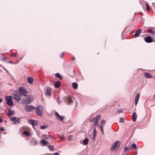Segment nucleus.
<instances>
[{"label": "nucleus", "instance_id": "obj_1", "mask_svg": "<svg viewBox=\"0 0 155 155\" xmlns=\"http://www.w3.org/2000/svg\"><path fill=\"white\" fill-rule=\"evenodd\" d=\"M36 112L37 114L39 116H41L42 115V111L43 110V108L42 106L38 105V106L36 107Z\"/></svg>", "mask_w": 155, "mask_h": 155}, {"label": "nucleus", "instance_id": "obj_2", "mask_svg": "<svg viewBox=\"0 0 155 155\" xmlns=\"http://www.w3.org/2000/svg\"><path fill=\"white\" fill-rule=\"evenodd\" d=\"M6 101H7V104L9 106H12L13 105V103L12 101V97L10 95L9 96H6L5 97Z\"/></svg>", "mask_w": 155, "mask_h": 155}, {"label": "nucleus", "instance_id": "obj_3", "mask_svg": "<svg viewBox=\"0 0 155 155\" xmlns=\"http://www.w3.org/2000/svg\"><path fill=\"white\" fill-rule=\"evenodd\" d=\"M33 97L31 95H28L26 98L24 99L23 103L25 104H29L33 100Z\"/></svg>", "mask_w": 155, "mask_h": 155}, {"label": "nucleus", "instance_id": "obj_4", "mask_svg": "<svg viewBox=\"0 0 155 155\" xmlns=\"http://www.w3.org/2000/svg\"><path fill=\"white\" fill-rule=\"evenodd\" d=\"M19 91L22 95L26 96V94L28 93V92L24 87H21L19 88Z\"/></svg>", "mask_w": 155, "mask_h": 155}, {"label": "nucleus", "instance_id": "obj_5", "mask_svg": "<svg viewBox=\"0 0 155 155\" xmlns=\"http://www.w3.org/2000/svg\"><path fill=\"white\" fill-rule=\"evenodd\" d=\"M35 109V107L31 105H26L25 107V110L26 112H31Z\"/></svg>", "mask_w": 155, "mask_h": 155}, {"label": "nucleus", "instance_id": "obj_6", "mask_svg": "<svg viewBox=\"0 0 155 155\" xmlns=\"http://www.w3.org/2000/svg\"><path fill=\"white\" fill-rule=\"evenodd\" d=\"M10 120L12 121L15 124H16L17 123H19L20 122V119L15 117H10Z\"/></svg>", "mask_w": 155, "mask_h": 155}, {"label": "nucleus", "instance_id": "obj_7", "mask_svg": "<svg viewBox=\"0 0 155 155\" xmlns=\"http://www.w3.org/2000/svg\"><path fill=\"white\" fill-rule=\"evenodd\" d=\"M28 122L32 125V127L34 129H35L34 126L38 124L36 120L32 119H29L28 121Z\"/></svg>", "mask_w": 155, "mask_h": 155}, {"label": "nucleus", "instance_id": "obj_8", "mask_svg": "<svg viewBox=\"0 0 155 155\" xmlns=\"http://www.w3.org/2000/svg\"><path fill=\"white\" fill-rule=\"evenodd\" d=\"M13 97L15 100L17 102L19 101L21 99L20 95L17 94H13Z\"/></svg>", "mask_w": 155, "mask_h": 155}, {"label": "nucleus", "instance_id": "obj_9", "mask_svg": "<svg viewBox=\"0 0 155 155\" xmlns=\"http://www.w3.org/2000/svg\"><path fill=\"white\" fill-rule=\"evenodd\" d=\"M120 145V142L119 141H117L114 143L112 145L111 149H114L118 147Z\"/></svg>", "mask_w": 155, "mask_h": 155}, {"label": "nucleus", "instance_id": "obj_10", "mask_svg": "<svg viewBox=\"0 0 155 155\" xmlns=\"http://www.w3.org/2000/svg\"><path fill=\"white\" fill-rule=\"evenodd\" d=\"M144 40L145 41L148 43L151 42L153 41V39L150 36H147L144 38Z\"/></svg>", "mask_w": 155, "mask_h": 155}, {"label": "nucleus", "instance_id": "obj_11", "mask_svg": "<svg viewBox=\"0 0 155 155\" xmlns=\"http://www.w3.org/2000/svg\"><path fill=\"white\" fill-rule=\"evenodd\" d=\"M15 113V111L14 110H9L8 111L7 114L8 117H9L12 115H14Z\"/></svg>", "mask_w": 155, "mask_h": 155}, {"label": "nucleus", "instance_id": "obj_12", "mask_svg": "<svg viewBox=\"0 0 155 155\" xmlns=\"http://www.w3.org/2000/svg\"><path fill=\"white\" fill-rule=\"evenodd\" d=\"M140 94L139 93H138L136 95V97H135V104L136 106H137V105L138 103V102L139 101V97H140Z\"/></svg>", "mask_w": 155, "mask_h": 155}, {"label": "nucleus", "instance_id": "obj_13", "mask_svg": "<svg viewBox=\"0 0 155 155\" xmlns=\"http://www.w3.org/2000/svg\"><path fill=\"white\" fill-rule=\"evenodd\" d=\"M142 31V30L139 29L137 31L134 35V37H136L138 36L140 34Z\"/></svg>", "mask_w": 155, "mask_h": 155}, {"label": "nucleus", "instance_id": "obj_14", "mask_svg": "<svg viewBox=\"0 0 155 155\" xmlns=\"http://www.w3.org/2000/svg\"><path fill=\"white\" fill-rule=\"evenodd\" d=\"M144 75L145 77L147 78H153V77L150 74L146 72L144 73Z\"/></svg>", "mask_w": 155, "mask_h": 155}, {"label": "nucleus", "instance_id": "obj_15", "mask_svg": "<svg viewBox=\"0 0 155 155\" xmlns=\"http://www.w3.org/2000/svg\"><path fill=\"white\" fill-rule=\"evenodd\" d=\"M132 117L133 121L134 122L137 119V116L135 112L133 113L132 115Z\"/></svg>", "mask_w": 155, "mask_h": 155}, {"label": "nucleus", "instance_id": "obj_16", "mask_svg": "<svg viewBox=\"0 0 155 155\" xmlns=\"http://www.w3.org/2000/svg\"><path fill=\"white\" fill-rule=\"evenodd\" d=\"M54 87L56 88H58L60 86V83L59 81H58L55 83L54 85Z\"/></svg>", "mask_w": 155, "mask_h": 155}, {"label": "nucleus", "instance_id": "obj_17", "mask_svg": "<svg viewBox=\"0 0 155 155\" xmlns=\"http://www.w3.org/2000/svg\"><path fill=\"white\" fill-rule=\"evenodd\" d=\"M72 86L73 88L75 89H77L78 87V84L76 82H74L72 84Z\"/></svg>", "mask_w": 155, "mask_h": 155}, {"label": "nucleus", "instance_id": "obj_18", "mask_svg": "<svg viewBox=\"0 0 155 155\" xmlns=\"http://www.w3.org/2000/svg\"><path fill=\"white\" fill-rule=\"evenodd\" d=\"M40 142L44 145H46L48 143V142L44 139H42Z\"/></svg>", "mask_w": 155, "mask_h": 155}, {"label": "nucleus", "instance_id": "obj_19", "mask_svg": "<svg viewBox=\"0 0 155 155\" xmlns=\"http://www.w3.org/2000/svg\"><path fill=\"white\" fill-rule=\"evenodd\" d=\"M88 142V139L87 138L85 139L83 142V144L84 145H86Z\"/></svg>", "mask_w": 155, "mask_h": 155}, {"label": "nucleus", "instance_id": "obj_20", "mask_svg": "<svg viewBox=\"0 0 155 155\" xmlns=\"http://www.w3.org/2000/svg\"><path fill=\"white\" fill-rule=\"evenodd\" d=\"M28 83L31 84L33 82V78H31L28 77Z\"/></svg>", "mask_w": 155, "mask_h": 155}, {"label": "nucleus", "instance_id": "obj_21", "mask_svg": "<svg viewBox=\"0 0 155 155\" xmlns=\"http://www.w3.org/2000/svg\"><path fill=\"white\" fill-rule=\"evenodd\" d=\"M72 97L68 96L67 97V99H68V104H69L71 103L72 102Z\"/></svg>", "mask_w": 155, "mask_h": 155}, {"label": "nucleus", "instance_id": "obj_22", "mask_svg": "<svg viewBox=\"0 0 155 155\" xmlns=\"http://www.w3.org/2000/svg\"><path fill=\"white\" fill-rule=\"evenodd\" d=\"M51 94V90L49 89H47V91H46V94L47 95L50 96Z\"/></svg>", "mask_w": 155, "mask_h": 155}, {"label": "nucleus", "instance_id": "obj_23", "mask_svg": "<svg viewBox=\"0 0 155 155\" xmlns=\"http://www.w3.org/2000/svg\"><path fill=\"white\" fill-rule=\"evenodd\" d=\"M55 77L58 78L60 79H61L63 78L62 76L58 73H57L55 74Z\"/></svg>", "mask_w": 155, "mask_h": 155}, {"label": "nucleus", "instance_id": "obj_24", "mask_svg": "<svg viewBox=\"0 0 155 155\" xmlns=\"http://www.w3.org/2000/svg\"><path fill=\"white\" fill-rule=\"evenodd\" d=\"M23 133L27 137H29L30 135V133L27 131H24Z\"/></svg>", "mask_w": 155, "mask_h": 155}, {"label": "nucleus", "instance_id": "obj_25", "mask_svg": "<svg viewBox=\"0 0 155 155\" xmlns=\"http://www.w3.org/2000/svg\"><path fill=\"white\" fill-rule=\"evenodd\" d=\"M137 148V146L134 143H132L131 145V147L130 148V149L134 148L136 149Z\"/></svg>", "mask_w": 155, "mask_h": 155}, {"label": "nucleus", "instance_id": "obj_26", "mask_svg": "<svg viewBox=\"0 0 155 155\" xmlns=\"http://www.w3.org/2000/svg\"><path fill=\"white\" fill-rule=\"evenodd\" d=\"M147 32L151 34H153L154 33H155V32L154 31H153L152 29H147Z\"/></svg>", "mask_w": 155, "mask_h": 155}, {"label": "nucleus", "instance_id": "obj_27", "mask_svg": "<svg viewBox=\"0 0 155 155\" xmlns=\"http://www.w3.org/2000/svg\"><path fill=\"white\" fill-rule=\"evenodd\" d=\"M48 147L51 150H54V148H53V146L52 145H51L48 146Z\"/></svg>", "mask_w": 155, "mask_h": 155}, {"label": "nucleus", "instance_id": "obj_28", "mask_svg": "<svg viewBox=\"0 0 155 155\" xmlns=\"http://www.w3.org/2000/svg\"><path fill=\"white\" fill-rule=\"evenodd\" d=\"M18 56V54L14 53H12V54H11V56L13 57H16Z\"/></svg>", "mask_w": 155, "mask_h": 155}, {"label": "nucleus", "instance_id": "obj_29", "mask_svg": "<svg viewBox=\"0 0 155 155\" xmlns=\"http://www.w3.org/2000/svg\"><path fill=\"white\" fill-rule=\"evenodd\" d=\"M43 137L45 139H48L50 136L47 135H43Z\"/></svg>", "mask_w": 155, "mask_h": 155}, {"label": "nucleus", "instance_id": "obj_30", "mask_svg": "<svg viewBox=\"0 0 155 155\" xmlns=\"http://www.w3.org/2000/svg\"><path fill=\"white\" fill-rule=\"evenodd\" d=\"M47 128V126H46L45 125H44L42 126L41 127H40V128L41 129L43 130V129H46Z\"/></svg>", "mask_w": 155, "mask_h": 155}, {"label": "nucleus", "instance_id": "obj_31", "mask_svg": "<svg viewBox=\"0 0 155 155\" xmlns=\"http://www.w3.org/2000/svg\"><path fill=\"white\" fill-rule=\"evenodd\" d=\"M60 120L61 121H63V119H64V117L62 116H60V117H59Z\"/></svg>", "mask_w": 155, "mask_h": 155}, {"label": "nucleus", "instance_id": "obj_32", "mask_svg": "<svg viewBox=\"0 0 155 155\" xmlns=\"http://www.w3.org/2000/svg\"><path fill=\"white\" fill-rule=\"evenodd\" d=\"M100 128V129L101 130V133H102L103 135H104V131L103 127H101V128Z\"/></svg>", "mask_w": 155, "mask_h": 155}, {"label": "nucleus", "instance_id": "obj_33", "mask_svg": "<svg viewBox=\"0 0 155 155\" xmlns=\"http://www.w3.org/2000/svg\"><path fill=\"white\" fill-rule=\"evenodd\" d=\"M146 6L147 10V11H148V10L149 9H150V8L147 3H146Z\"/></svg>", "mask_w": 155, "mask_h": 155}, {"label": "nucleus", "instance_id": "obj_34", "mask_svg": "<svg viewBox=\"0 0 155 155\" xmlns=\"http://www.w3.org/2000/svg\"><path fill=\"white\" fill-rule=\"evenodd\" d=\"M101 117V115H97L96 117V120H97V121H98L99 119Z\"/></svg>", "mask_w": 155, "mask_h": 155}, {"label": "nucleus", "instance_id": "obj_35", "mask_svg": "<svg viewBox=\"0 0 155 155\" xmlns=\"http://www.w3.org/2000/svg\"><path fill=\"white\" fill-rule=\"evenodd\" d=\"M120 123H124V119L123 118H121L120 119Z\"/></svg>", "mask_w": 155, "mask_h": 155}, {"label": "nucleus", "instance_id": "obj_36", "mask_svg": "<svg viewBox=\"0 0 155 155\" xmlns=\"http://www.w3.org/2000/svg\"><path fill=\"white\" fill-rule=\"evenodd\" d=\"M96 133H97V132H96V128L95 127V128H94V132H93V135H96Z\"/></svg>", "mask_w": 155, "mask_h": 155}, {"label": "nucleus", "instance_id": "obj_37", "mask_svg": "<svg viewBox=\"0 0 155 155\" xmlns=\"http://www.w3.org/2000/svg\"><path fill=\"white\" fill-rule=\"evenodd\" d=\"M105 123H106V121L105 120H102L101 122V124H105Z\"/></svg>", "mask_w": 155, "mask_h": 155}, {"label": "nucleus", "instance_id": "obj_38", "mask_svg": "<svg viewBox=\"0 0 155 155\" xmlns=\"http://www.w3.org/2000/svg\"><path fill=\"white\" fill-rule=\"evenodd\" d=\"M73 138V136L72 135H69L68 137V138L69 140H71Z\"/></svg>", "mask_w": 155, "mask_h": 155}, {"label": "nucleus", "instance_id": "obj_39", "mask_svg": "<svg viewBox=\"0 0 155 155\" xmlns=\"http://www.w3.org/2000/svg\"><path fill=\"white\" fill-rule=\"evenodd\" d=\"M96 135H93V137L92 138V140L93 141V142L95 140V137H96Z\"/></svg>", "mask_w": 155, "mask_h": 155}, {"label": "nucleus", "instance_id": "obj_40", "mask_svg": "<svg viewBox=\"0 0 155 155\" xmlns=\"http://www.w3.org/2000/svg\"><path fill=\"white\" fill-rule=\"evenodd\" d=\"M55 115L56 116H57L58 117H60V115L59 114H58V113L57 112H56L55 113Z\"/></svg>", "mask_w": 155, "mask_h": 155}, {"label": "nucleus", "instance_id": "obj_41", "mask_svg": "<svg viewBox=\"0 0 155 155\" xmlns=\"http://www.w3.org/2000/svg\"><path fill=\"white\" fill-rule=\"evenodd\" d=\"M59 137L62 140L64 139V137L62 135H61Z\"/></svg>", "mask_w": 155, "mask_h": 155}, {"label": "nucleus", "instance_id": "obj_42", "mask_svg": "<svg viewBox=\"0 0 155 155\" xmlns=\"http://www.w3.org/2000/svg\"><path fill=\"white\" fill-rule=\"evenodd\" d=\"M129 149L128 148L127 146H126L125 147V148L124 149V151H126L127 150H128Z\"/></svg>", "mask_w": 155, "mask_h": 155}, {"label": "nucleus", "instance_id": "obj_43", "mask_svg": "<svg viewBox=\"0 0 155 155\" xmlns=\"http://www.w3.org/2000/svg\"><path fill=\"white\" fill-rule=\"evenodd\" d=\"M105 124H101V126H100L99 128H101V127H103L104 126Z\"/></svg>", "mask_w": 155, "mask_h": 155}, {"label": "nucleus", "instance_id": "obj_44", "mask_svg": "<svg viewBox=\"0 0 155 155\" xmlns=\"http://www.w3.org/2000/svg\"><path fill=\"white\" fill-rule=\"evenodd\" d=\"M64 54H65V53L64 52H63L61 55V57H63V56H64Z\"/></svg>", "mask_w": 155, "mask_h": 155}, {"label": "nucleus", "instance_id": "obj_45", "mask_svg": "<svg viewBox=\"0 0 155 155\" xmlns=\"http://www.w3.org/2000/svg\"><path fill=\"white\" fill-rule=\"evenodd\" d=\"M97 120H95V122H94V125H97Z\"/></svg>", "mask_w": 155, "mask_h": 155}, {"label": "nucleus", "instance_id": "obj_46", "mask_svg": "<svg viewBox=\"0 0 155 155\" xmlns=\"http://www.w3.org/2000/svg\"><path fill=\"white\" fill-rule=\"evenodd\" d=\"M54 155H60V154L57 152L54 153Z\"/></svg>", "mask_w": 155, "mask_h": 155}, {"label": "nucleus", "instance_id": "obj_47", "mask_svg": "<svg viewBox=\"0 0 155 155\" xmlns=\"http://www.w3.org/2000/svg\"><path fill=\"white\" fill-rule=\"evenodd\" d=\"M3 121V120L1 118V117H0V122H2Z\"/></svg>", "mask_w": 155, "mask_h": 155}, {"label": "nucleus", "instance_id": "obj_48", "mask_svg": "<svg viewBox=\"0 0 155 155\" xmlns=\"http://www.w3.org/2000/svg\"><path fill=\"white\" fill-rule=\"evenodd\" d=\"M0 129L2 131H3L5 130V129L4 128H2V127H0Z\"/></svg>", "mask_w": 155, "mask_h": 155}, {"label": "nucleus", "instance_id": "obj_49", "mask_svg": "<svg viewBox=\"0 0 155 155\" xmlns=\"http://www.w3.org/2000/svg\"><path fill=\"white\" fill-rule=\"evenodd\" d=\"M57 102H58V103L59 104H60L61 103V102H60L59 101V98L58 97V100H57Z\"/></svg>", "mask_w": 155, "mask_h": 155}, {"label": "nucleus", "instance_id": "obj_50", "mask_svg": "<svg viewBox=\"0 0 155 155\" xmlns=\"http://www.w3.org/2000/svg\"><path fill=\"white\" fill-rule=\"evenodd\" d=\"M75 57H72V60H75Z\"/></svg>", "mask_w": 155, "mask_h": 155}, {"label": "nucleus", "instance_id": "obj_51", "mask_svg": "<svg viewBox=\"0 0 155 155\" xmlns=\"http://www.w3.org/2000/svg\"><path fill=\"white\" fill-rule=\"evenodd\" d=\"M122 111L121 110H117V112L119 113H120V112H122Z\"/></svg>", "mask_w": 155, "mask_h": 155}, {"label": "nucleus", "instance_id": "obj_52", "mask_svg": "<svg viewBox=\"0 0 155 155\" xmlns=\"http://www.w3.org/2000/svg\"><path fill=\"white\" fill-rule=\"evenodd\" d=\"M2 99H0V103H2Z\"/></svg>", "mask_w": 155, "mask_h": 155}, {"label": "nucleus", "instance_id": "obj_53", "mask_svg": "<svg viewBox=\"0 0 155 155\" xmlns=\"http://www.w3.org/2000/svg\"><path fill=\"white\" fill-rule=\"evenodd\" d=\"M8 62L9 63H12V61H8Z\"/></svg>", "mask_w": 155, "mask_h": 155}, {"label": "nucleus", "instance_id": "obj_54", "mask_svg": "<svg viewBox=\"0 0 155 155\" xmlns=\"http://www.w3.org/2000/svg\"><path fill=\"white\" fill-rule=\"evenodd\" d=\"M73 72L74 73H75V71L73 70Z\"/></svg>", "mask_w": 155, "mask_h": 155}, {"label": "nucleus", "instance_id": "obj_55", "mask_svg": "<svg viewBox=\"0 0 155 155\" xmlns=\"http://www.w3.org/2000/svg\"><path fill=\"white\" fill-rule=\"evenodd\" d=\"M141 18L143 19H144V18H143L142 17V18Z\"/></svg>", "mask_w": 155, "mask_h": 155}, {"label": "nucleus", "instance_id": "obj_56", "mask_svg": "<svg viewBox=\"0 0 155 155\" xmlns=\"http://www.w3.org/2000/svg\"><path fill=\"white\" fill-rule=\"evenodd\" d=\"M154 8H155V6Z\"/></svg>", "mask_w": 155, "mask_h": 155}, {"label": "nucleus", "instance_id": "obj_57", "mask_svg": "<svg viewBox=\"0 0 155 155\" xmlns=\"http://www.w3.org/2000/svg\"><path fill=\"white\" fill-rule=\"evenodd\" d=\"M154 78H155V76L154 77Z\"/></svg>", "mask_w": 155, "mask_h": 155}]
</instances>
